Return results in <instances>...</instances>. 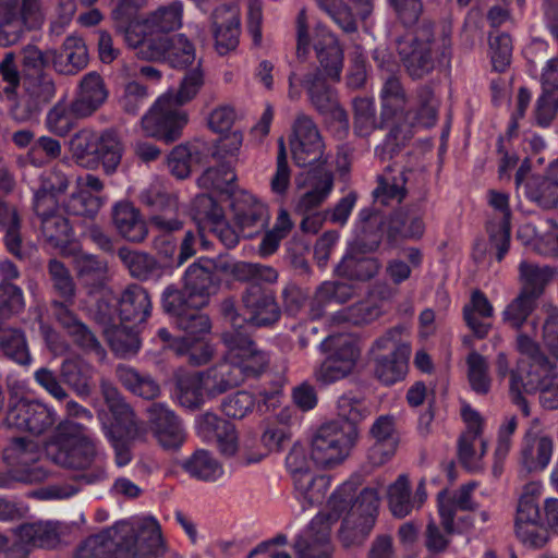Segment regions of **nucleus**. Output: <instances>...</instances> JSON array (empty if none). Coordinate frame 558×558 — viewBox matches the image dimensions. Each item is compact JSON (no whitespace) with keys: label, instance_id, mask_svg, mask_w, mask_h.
Instances as JSON below:
<instances>
[{"label":"nucleus","instance_id":"1","mask_svg":"<svg viewBox=\"0 0 558 558\" xmlns=\"http://www.w3.org/2000/svg\"><path fill=\"white\" fill-rule=\"evenodd\" d=\"M47 458L56 465L78 472L77 481L96 484L107 478L96 442L87 428L72 420L60 421L46 441Z\"/></svg>","mask_w":558,"mask_h":558},{"label":"nucleus","instance_id":"2","mask_svg":"<svg viewBox=\"0 0 558 558\" xmlns=\"http://www.w3.org/2000/svg\"><path fill=\"white\" fill-rule=\"evenodd\" d=\"M518 351L527 357L520 360L517 369L511 372L510 395L525 416L530 415L529 404L523 393L539 392L544 409H558V373L539 345L526 335L517 338Z\"/></svg>","mask_w":558,"mask_h":558},{"label":"nucleus","instance_id":"3","mask_svg":"<svg viewBox=\"0 0 558 558\" xmlns=\"http://www.w3.org/2000/svg\"><path fill=\"white\" fill-rule=\"evenodd\" d=\"M379 497L376 488H363L356 495L353 483L342 484L329 498L327 522L342 518L339 531L341 544L349 548L360 546L373 530L378 511Z\"/></svg>","mask_w":558,"mask_h":558},{"label":"nucleus","instance_id":"4","mask_svg":"<svg viewBox=\"0 0 558 558\" xmlns=\"http://www.w3.org/2000/svg\"><path fill=\"white\" fill-rule=\"evenodd\" d=\"M137 9L130 10L113 21L117 34L122 35L125 44L138 50L149 39H159L160 34L170 33L182 26L183 5L174 1L158 8L144 20H136Z\"/></svg>","mask_w":558,"mask_h":558},{"label":"nucleus","instance_id":"5","mask_svg":"<svg viewBox=\"0 0 558 558\" xmlns=\"http://www.w3.org/2000/svg\"><path fill=\"white\" fill-rule=\"evenodd\" d=\"M94 366L80 355L68 356L62 360L59 376L48 367H39L34 373L35 383L57 401H65L70 395L64 384L77 397L88 398L94 388Z\"/></svg>","mask_w":558,"mask_h":558},{"label":"nucleus","instance_id":"6","mask_svg":"<svg viewBox=\"0 0 558 558\" xmlns=\"http://www.w3.org/2000/svg\"><path fill=\"white\" fill-rule=\"evenodd\" d=\"M397 51L404 72L412 81L428 77L439 63H449L451 58L450 40H442V51L438 56L436 41L428 27L422 28L415 36L398 39Z\"/></svg>","mask_w":558,"mask_h":558},{"label":"nucleus","instance_id":"7","mask_svg":"<svg viewBox=\"0 0 558 558\" xmlns=\"http://www.w3.org/2000/svg\"><path fill=\"white\" fill-rule=\"evenodd\" d=\"M438 100L429 85H421L415 89L414 101L408 107L405 119L409 124L393 126L383 146L381 159L392 158L413 137L412 126L418 124L425 128L433 126L437 121Z\"/></svg>","mask_w":558,"mask_h":558},{"label":"nucleus","instance_id":"8","mask_svg":"<svg viewBox=\"0 0 558 558\" xmlns=\"http://www.w3.org/2000/svg\"><path fill=\"white\" fill-rule=\"evenodd\" d=\"M327 356L315 369L314 377L322 385H330L349 377L361 356L359 341L350 335H333L320 343Z\"/></svg>","mask_w":558,"mask_h":558},{"label":"nucleus","instance_id":"9","mask_svg":"<svg viewBox=\"0 0 558 558\" xmlns=\"http://www.w3.org/2000/svg\"><path fill=\"white\" fill-rule=\"evenodd\" d=\"M356 439L357 428L351 424L327 422L312 437V460L322 468L335 466L349 456Z\"/></svg>","mask_w":558,"mask_h":558},{"label":"nucleus","instance_id":"10","mask_svg":"<svg viewBox=\"0 0 558 558\" xmlns=\"http://www.w3.org/2000/svg\"><path fill=\"white\" fill-rule=\"evenodd\" d=\"M44 17L41 0H0V45L17 44L26 32L39 28Z\"/></svg>","mask_w":558,"mask_h":558},{"label":"nucleus","instance_id":"11","mask_svg":"<svg viewBox=\"0 0 558 558\" xmlns=\"http://www.w3.org/2000/svg\"><path fill=\"white\" fill-rule=\"evenodd\" d=\"M189 122V114L171 95H161L143 116L142 129L147 136L172 143L182 135Z\"/></svg>","mask_w":558,"mask_h":558},{"label":"nucleus","instance_id":"12","mask_svg":"<svg viewBox=\"0 0 558 558\" xmlns=\"http://www.w3.org/2000/svg\"><path fill=\"white\" fill-rule=\"evenodd\" d=\"M162 308L174 320L177 328L185 333L183 338L199 340L211 330L209 316L201 311L206 304L185 301L179 288L168 286L161 295Z\"/></svg>","mask_w":558,"mask_h":558},{"label":"nucleus","instance_id":"13","mask_svg":"<svg viewBox=\"0 0 558 558\" xmlns=\"http://www.w3.org/2000/svg\"><path fill=\"white\" fill-rule=\"evenodd\" d=\"M136 56L146 61L163 62L175 70H187L198 61L194 44L184 34L149 39L136 50Z\"/></svg>","mask_w":558,"mask_h":558},{"label":"nucleus","instance_id":"14","mask_svg":"<svg viewBox=\"0 0 558 558\" xmlns=\"http://www.w3.org/2000/svg\"><path fill=\"white\" fill-rule=\"evenodd\" d=\"M292 157L296 166L325 167L327 158L325 157V145L320 133L307 114H298L293 123V136L290 141Z\"/></svg>","mask_w":558,"mask_h":558},{"label":"nucleus","instance_id":"15","mask_svg":"<svg viewBox=\"0 0 558 558\" xmlns=\"http://www.w3.org/2000/svg\"><path fill=\"white\" fill-rule=\"evenodd\" d=\"M57 421L56 411L38 400L20 399L10 403L4 423L10 428L39 436L48 432Z\"/></svg>","mask_w":558,"mask_h":558},{"label":"nucleus","instance_id":"16","mask_svg":"<svg viewBox=\"0 0 558 558\" xmlns=\"http://www.w3.org/2000/svg\"><path fill=\"white\" fill-rule=\"evenodd\" d=\"M221 341L228 349L229 359L242 371L243 381L247 377L260 375L268 367V354L242 331H225Z\"/></svg>","mask_w":558,"mask_h":558},{"label":"nucleus","instance_id":"17","mask_svg":"<svg viewBox=\"0 0 558 558\" xmlns=\"http://www.w3.org/2000/svg\"><path fill=\"white\" fill-rule=\"evenodd\" d=\"M100 391L102 398L113 416V423L110 430L116 435L129 440H138L146 435V427L142 420L137 417L132 407L125 401L119 389L108 379L100 380Z\"/></svg>","mask_w":558,"mask_h":558},{"label":"nucleus","instance_id":"18","mask_svg":"<svg viewBox=\"0 0 558 558\" xmlns=\"http://www.w3.org/2000/svg\"><path fill=\"white\" fill-rule=\"evenodd\" d=\"M130 524L118 523L84 539L75 550V558H134L125 548Z\"/></svg>","mask_w":558,"mask_h":558},{"label":"nucleus","instance_id":"19","mask_svg":"<svg viewBox=\"0 0 558 558\" xmlns=\"http://www.w3.org/2000/svg\"><path fill=\"white\" fill-rule=\"evenodd\" d=\"M23 98L11 108L14 120L23 122L37 114L56 96L57 86L52 75L23 76Z\"/></svg>","mask_w":558,"mask_h":558},{"label":"nucleus","instance_id":"20","mask_svg":"<svg viewBox=\"0 0 558 558\" xmlns=\"http://www.w3.org/2000/svg\"><path fill=\"white\" fill-rule=\"evenodd\" d=\"M241 302L245 323L254 327H270L281 316L275 292L260 283H250L242 293Z\"/></svg>","mask_w":558,"mask_h":558},{"label":"nucleus","instance_id":"21","mask_svg":"<svg viewBox=\"0 0 558 558\" xmlns=\"http://www.w3.org/2000/svg\"><path fill=\"white\" fill-rule=\"evenodd\" d=\"M310 102L315 110L328 121L338 122L341 128H349V116L340 105L336 89L326 83L320 71L308 73L303 78Z\"/></svg>","mask_w":558,"mask_h":558},{"label":"nucleus","instance_id":"22","mask_svg":"<svg viewBox=\"0 0 558 558\" xmlns=\"http://www.w3.org/2000/svg\"><path fill=\"white\" fill-rule=\"evenodd\" d=\"M298 187L306 189L298 199L294 214L318 213L317 209L327 199L333 187L330 169L322 166L308 169L296 178Z\"/></svg>","mask_w":558,"mask_h":558},{"label":"nucleus","instance_id":"23","mask_svg":"<svg viewBox=\"0 0 558 558\" xmlns=\"http://www.w3.org/2000/svg\"><path fill=\"white\" fill-rule=\"evenodd\" d=\"M210 258H199L191 264L183 276V288H179L185 301L195 304H208L213 295L217 294L221 279L213 274Z\"/></svg>","mask_w":558,"mask_h":558},{"label":"nucleus","instance_id":"24","mask_svg":"<svg viewBox=\"0 0 558 558\" xmlns=\"http://www.w3.org/2000/svg\"><path fill=\"white\" fill-rule=\"evenodd\" d=\"M40 457L38 445L24 437L13 438L4 450V459L9 465L20 468L19 480L23 483L34 484L47 477V471L37 465Z\"/></svg>","mask_w":558,"mask_h":558},{"label":"nucleus","instance_id":"25","mask_svg":"<svg viewBox=\"0 0 558 558\" xmlns=\"http://www.w3.org/2000/svg\"><path fill=\"white\" fill-rule=\"evenodd\" d=\"M33 222L38 227L41 236L53 248L62 247L70 242L72 228L59 208V202L46 199L32 206Z\"/></svg>","mask_w":558,"mask_h":558},{"label":"nucleus","instance_id":"26","mask_svg":"<svg viewBox=\"0 0 558 558\" xmlns=\"http://www.w3.org/2000/svg\"><path fill=\"white\" fill-rule=\"evenodd\" d=\"M461 414L468 428L459 438L458 456L464 468L474 471L480 468V461L486 453V441L482 436V417L468 404L462 407Z\"/></svg>","mask_w":558,"mask_h":558},{"label":"nucleus","instance_id":"27","mask_svg":"<svg viewBox=\"0 0 558 558\" xmlns=\"http://www.w3.org/2000/svg\"><path fill=\"white\" fill-rule=\"evenodd\" d=\"M488 203L498 213L486 226L489 245L496 250V258L501 262L510 247L511 235V210L509 206V195L502 192L490 190L488 192Z\"/></svg>","mask_w":558,"mask_h":558},{"label":"nucleus","instance_id":"28","mask_svg":"<svg viewBox=\"0 0 558 558\" xmlns=\"http://www.w3.org/2000/svg\"><path fill=\"white\" fill-rule=\"evenodd\" d=\"M148 422L159 445L167 450L180 448L186 438L182 421L165 403L156 402L147 410Z\"/></svg>","mask_w":558,"mask_h":558},{"label":"nucleus","instance_id":"29","mask_svg":"<svg viewBox=\"0 0 558 558\" xmlns=\"http://www.w3.org/2000/svg\"><path fill=\"white\" fill-rule=\"evenodd\" d=\"M50 307L56 320L80 350L84 353H94L97 356L105 355V350L95 333L77 317L72 308H66L57 302H51Z\"/></svg>","mask_w":558,"mask_h":558},{"label":"nucleus","instance_id":"30","mask_svg":"<svg viewBox=\"0 0 558 558\" xmlns=\"http://www.w3.org/2000/svg\"><path fill=\"white\" fill-rule=\"evenodd\" d=\"M215 48L220 56L233 51L239 45L240 11L236 5L221 4L211 14Z\"/></svg>","mask_w":558,"mask_h":558},{"label":"nucleus","instance_id":"31","mask_svg":"<svg viewBox=\"0 0 558 558\" xmlns=\"http://www.w3.org/2000/svg\"><path fill=\"white\" fill-rule=\"evenodd\" d=\"M331 524L325 515H316L304 535H300L294 549L298 558H331L333 547L330 542Z\"/></svg>","mask_w":558,"mask_h":558},{"label":"nucleus","instance_id":"32","mask_svg":"<svg viewBox=\"0 0 558 558\" xmlns=\"http://www.w3.org/2000/svg\"><path fill=\"white\" fill-rule=\"evenodd\" d=\"M107 98L108 90L100 74L88 72L80 82L76 96L70 104V110L75 118H87L95 113Z\"/></svg>","mask_w":558,"mask_h":558},{"label":"nucleus","instance_id":"33","mask_svg":"<svg viewBox=\"0 0 558 558\" xmlns=\"http://www.w3.org/2000/svg\"><path fill=\"white\" fill-rule=\"evenodd\" d=\"M234 221L242 236L253 238L268 226L267 206L251 194H243L234 205Z\"/></svg>","mask_w":558,"mask_h":558},{"label":"nucleus","instance_id":"34","mask_svg":"<svg viewBox=\"0 0 558 558\" xmlns=\"http://www.w3.org/2000/svg\"><path fill=\"white\" fill-rule=\"evenodd\" d=\"M117 255L130 277L141 282L159 281L167 269L166 265L145 251L121 246Z\"/></svg>","mask_w":558,"mask_h":558},{"label":"nucleus","instance_id":"35","mask_svg":"<svg viewBox=\"0 0 558 558\" xmlns=\"http://www.w3.org/2000/svg\"><path fill=\"white\" fill-rule=\"evenodd\" d=\"M475 488L474 483H468L459 487L452 494L441 490L438 494V511L440 523L447 534H453L454 517L457 511H474L476 504L472 499V493Z\"/></svg>","mask_w":558,"mask_h":558},{"label":"nucleus","instance_id":"36","mask_svg":"<svg viewBox=\"0 0 558 558\" xmlns=\"http://www.w3.org/2000/svg\"><path fill=\"white\" fill-rule=\"evenodd\" d=\"M53 70L61 75L73 76L88 64V50L81 37L68 36L59 50L52 49Z\"/></svg>","mask_w":558,"mask_h":558},{"label":"nucleus","instance_id":"37","mask_svg":"<svg viewBox=\"0 0 558 558\" xmlns=\"http://www.w3.org/2000/svg\"><path fill=\"white\" fill-rule=\"evenodd\" d=\"M375 444L369 449L368 458L375 465L385 463L395 453L399 437L396 420L392 415H381L369 430Z\"/></svg>","mask_w":558,"mask_h":558},{"label":"nucleus","instance_id":"38","mask_svg":"<svg viewBox=\"0 0 558 558\" xmlns=\"http://www.w3.org/2000/svg\"><path fill=\"white\" fill-rule=\"evenodd\" d=\"M129 536L124 544L134 558L156 556L162 545L160 526L153 518L143 520L137 532L130 524Z\"/></svg>","mask_w":558,"mask_h":558},{"label":"nucleus","instance_id":"39","mask_svg":"<svg viewBox=\"0 0 558 558\" xmlns=\"http://www.w3.org/2000/svg\"><path fill=\"white\" fill-rule=\"evenodd\" d=\"M553 439L544 434L529 430L521 449L520 464L527 472L544 470L553 454Z\"/></svg>","mask_w":558,"mask_h":558},{"label":"nucleus","instance_id":"40","mask_svg":"<svg viewBox=\"0 0 558 558\" xmlns=\"http://www.w3.org/2000/svg\"><path fill=\"white\" fill-rule=\"evenodd\" d=\"M314 49L319 62V69L325 78L332 82H340L343 68V50L337 38L325 31H322L314 43Z\"/></svg>","mask_w":558,"mask_h":558},{"label":"nucleus","instance_id":"41","mask_svg":"<svg viewBox=\"0 0 558 558\" xmlns=\"http://www.w3.org/2000/svg\"><path fill=\"white\" fill-rule=\"evenodd\" d=\"M22 220L16 207L0 199V232L3 233V244L7 251L19 260L29 257L23 244Z\"/></svg>","mask_w":558,"mask_h":558},{"label":"nucleus","instance_id":"42","mask_svg":"<svg viewBox=\"0 0 558 558\" xmlns=\"http://www.w3.org/2000/svg\"><path fill=\"white\" fill-rule=\"evenodd\" d=\"M197 427L204 437L215 439L219 450L226 456H232L238 450V435L232 423L207 412L197 420Z\"/></svg>","mask_w":558,"mask_h":558},{"label":"nucleus","instance_id":"43","mask_svg":"<svg viewBox=\"0 0 558 558\" xmlns=\"http://www.w3.org/2000/svg\"><path fill=\"white\" fill-rule=\"evenodd\" d=\"M150 313L151 301L148 291L137 283H130L119 299L121 320L138 325L146 322Z\"/></svg>","mask_w":558,"mask_h":558},{"label":"nucleus","instance_id":"44","mask_svg":"<svg viewBox=\"0 0 558 558\" xmlns=\"http://www.w3.org/2000/svg\"><path fill=\"white\" fill-rule=\"evenodd\" d=\"M201 373L205 379V388H207L209 399L216 398L243 383L242 371L229 359L228 353L222 362Z\"/></svg>","mask_w":558,"mask_h":558},{"label":"nucleus","instance_id":"45","mask_svg":"<svg viewBox=\"0 0 558 558\" xmlns=\"http://www.w3.org/2000/svg\"><path fill=\"white\" fill-rule=\"evenodd\" d=\"M112 221L118 233L133 243L143 242L148 229L140 210L129 202H120L112 209Z\"/></svg>","mask_w":558,"mask_h":558},{"label":"nucleus","instance_id":"46","mask_svg":"<svg viewBox=\"0 0 558 558\" xmlns=\"http://www.w3.org/2000/svg\"><path fill=\"white\" fill-rule=\"evenodd\" d=\"M411 349L408 344L397 345L389 354L375 357L374 374L384 385L390 386L404 379Z\"/></svg>","mask_w":558,"mask_h":558},{"label":"nucleus","instance_id":"47","mask_svg":"<svg viewBox=\"0 0 558 558\" xmlns=\"http://www.w3.org/2000/svg\"><path fill=\"white\" fill-rule=\"evenodd\" d=\"M208 156V144L195 141L191 145L175 146L168 157V166L174 177L185 179L190 175L192 166L206 162Z\"/></svg>","mask_w":558,"mask_h":558},{"label":"nucleus","instance_id":"48","mask_svg":"<svg viewBox=\"0 0 558 558\" xmlns=\"http://www.w3.org/2000/svg\"><path fill=\"white\" fill-rule=\"evenodd\" d=\"M425 225L422 216L414 209L401 208L392 213L388 220L387 238L390 242L402 239H418Z\"/></svg>","mask_w":558,"mask_h":558},{"label":"nucleus","instance_id":"49","mask_svg":"<svg viewBox=\"0 0 558 558\" xmlns=\"http://www.w3.org/2000/svg\"><path fill=\"white\" fill-rule=\"evenodd\" d=\"M379 98L383 118L390 119L398 114L405 116L410 105V96L400 76L388 74V76L384 78Z\"/></svg>","mask_w":558,"mask_h":558},{"label":"nucleus","instance_id":"50","mask_svg":"<svg viewBox=\"0 0 558 558\" xmlns=\"http://www.w3.org/2000/svg\"><path fill=\"white\" fill-rule=\"evenodd\" d=\"M410 173L411 170L402 168L397 171L393 166H387L378 177V185L373 192L374 197L384 205L391 201L401 203L408 193L405 184Z\"/></svg>","mask_w":558,"mask_h":558},{"label":"nucleus","instance_id":"51","mask_svg":"<svg viewBox=\"0 0 558 558\" xmlns=\"http://www.w3.org/2000/svg\"><path fill=\"white\" fill-rule=\"evenodd\" d=\"M355 294L352 284L341 281H325L316 290L311 303L313 318L324 316L326 307L332 303L343 304L350 301Z\"/></svg>","mask_w":558,"mask_h":558},{"label":"nucleus","instance_id":"52","mask_svg":"<svg viewBox=\"0 0 558 558\" xmlns=\"http://www.w3.org/2000/svg\"><path fill=\"white\" fill-rule=\"evenodd\" d=\"M74 269L82 284L92 294L104 288L108 274V264L97 255L83 253L75 257Z\"/></svg>","mask_w":558,"mask_h":558},{"label":"nucleus","instance_id":"53","mask_svg":"<svg viewBox=\"0 0 558 558\" xmlns=\"http://www.w3.org/2000/svg\"><path fill=\"white\" fill-rule=\"evenodd\" d=\"M493 315L494 307L486 295L480 290L473 291L470 302L463 306V319L475 337L483 339L490 329V324L480 320L477 316L489 318Z\"/></svg>","mask_w":558,"mask_h":558},{"label":"nucleus","instance_id":"54","mask_svg":"<svg viewBox=\"0 0 558 558\" xmlns=\"http://www.w3.org/2000/svg\"><path fill=\"white\" fill-rule=\"evenodd\" d=\"M364 252L352 251L337 265L336 272L350 280L366 281L375 277L380 268L376 258L365 256Z\"/></svg>","mask_w":558,"mask_h":558},{"label":"nucleus","instance_id":"55","mask_svg":"<svg viewBox=\"0 0 558 558\" xmlns=\"http://www.w3.org/2000/svg\"><path fill=\"white\" fill-rule=\"evenodd\" d=\"M294 492L303 508L320 505L327 494L330 482L327 476L313 472L298 475L293 480Z\"/></svg>","mask_w":558,"mask_h":558},{"label":"nucleus","instance_id":"56","mask_svg":"<svg viewBox=\"0 0 558 558\" xmlns=\"http://www.w3.org/2000/svg\"><path fill=\"white\" fill-rule=\"evenodd\" d=\"M116 375L119 383L135 396L151 400L160 395L158 383L151 376L141 374L133 367L118 365Z\"/></svg>","mask_w":558,"mask_h":558},{"label":"nucleus","instance_id":"57","mask_svg":"<svg viewBox=\"0 0 558 558\" xmlns=\"http://www.w3.org/2000/svg\"><path fill=\"white\" fill-rule=\"evenodd\" d=\"M520 280L522 283L520 292L538 300L545 287L555 276V270L548 266L541 267L529 262H521L519 265Z\"/></svg>","mask_w":558,"mask_h":558},{"label":"nucleus","instance_id":"58","mask_svg":"<svg viewBox=\"0 0 558 558\" xmlns=\"http://www.w3.org/2000/svg\"><path fill=\"white\" fill-rule=\"evenodd\" d=\"M182 469L193 478L214 482L222 475V466L219 461L207 450H196L190 458L182 462Z\"/></svg>","mask_w":558,"mask_h":558},{"label":"nucleus","instance_id":"59","mask_svg":"<svg viewBox=\"0 0 558 558\" xmlns=\"http://www.w3.org/2000/svg\"><path fill=\"white\" fill-rule=\"evenodd\" d=\"M178 399L182 407L197 410L208 398L205 379L201 372L186 374L178 379Z\"/></svg>","mask_w":558,"mask_h":558},{"label":"nucleus","instance_id":"60","mask_svg":"<svg viewBox=\"0 0 558 558\" xmlns=\"http://www.w3.org/2000/svg\"><path fill=\"white\" fill-rule=\"evenodd\" d=\"M111 350L120 357L135 355L141 347L138 332L122 324L112 325L104 330Z\"/></svg>","mask_w":558,"mask_h":558},{"label":"nucleus","instance_id":"61","mask_svg":"<svg viewBox=\"0 0 558 558\" xmlns=\"http://www.w3.org/2000/svg\"><path fill=\"white\" fill-rule=\"evenodd\" d=\"M97 166L101 162L107 173L117 170L121 162L123 146L118 133L113 130H106L98 134Z\"/></svg>","mask_w":558,"mask_h":558},{"label":"nucleus","instance_id":"62","mask_svg":"<svg viewBox=\"0 0 558 558\" xmlns=\"http://www.w3.org/2000/svg\"><path fill=\"white\" fill-rule=\"evenodd\" d=\"M98 134L92 130L83 129L75 133L70 141V150L74 160L86 168L97 167Z\"/></svg>","mask_w":558,"mask_h":558},{"label":"nucleus","instance_id":"63","mask_svg":"<svg viewBox=\"0 0 558 558\" xmlns=\"http://www.w3.org/2000/svg\"><path fill=\"white\" fill-rule=\"evenodd\" d=\"M17 535L21 543L34 547L52 548L59 543L57 527L50 522L23 524Z\"/></svg>","mask_w":558,"mask_h":558},{"label":"nucleus","instance_id":"64","mask_svg":"<svg viewBox=\"0 0 558 558\" xmlns=\"http://www.w3.org/2000/svg\"><path fill=\"white\" fill-rule=\"evenodd\" d=\"M0 348L9 359L21 365L32 362L26 337L19 328L0 326Z\"/></svg>","mask_w":558,"mask_h":558}]
</instances>
